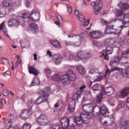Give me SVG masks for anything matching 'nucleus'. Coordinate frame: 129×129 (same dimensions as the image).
<instances>
[{
	"label": "nucleus",
	"instance_id": "nucleus-1",
	"mask_svg": "<svg viewBox=\"0 0 129 129\" xmlns=\"http://www.w3.org/2000/svg\"><path fill=\"white\" fill-rule=\"evenodd\" d=\"M42 92L40 96L36 100L35 102L37 104H39L43 101H46L48 96L51 94V90L49 88L46 87L42 91Z\"/></svg>",
	"mask_w": 129,
	"mask_h": 129
},
{
	"label": "nucleus",
	"instance_id": "nucleus-2",
	"mask_svg": "<svg viewBox=\"0 0 129 129\" xmlns=\"http://www.w3.org/2000/svg\"><path fill=\"white\" fill-rule=\"evenodd\" d=\"M92 113L84 111L81 112L79 117V121H81L82 122L87 123L89 121V120L91 118Z\"/></svg>",
	"mask_w": 129,
	"mask_h": 129
},
{
	"label": "nucleus",
	"instance_id": "nucleus-3",
	"mask_svg": "<svg viewBox=\"0 0 129 129\" xmlns=\"http://www.w3.org/2000/svg\"><path fill=\"white\" fill-rule=\"evenodd\" d=\"M82 108L83 111H87L88 112H94L95 109H99L100 111V107L96 105H94L92 102L90 103H86L83 105L82 106Z\"/></svg>",
	"mask_w": 129,
	"mask_h": 129
},
{
	"label": "nucleus",
	"instance_id": "nucleus-4",
	"mask_svg": "<svg viewBox=\"0 0 129 129\" xmlns=\"http://www.w3.org/2000/svg\"><path fill=\"white\" fill-rule=\"evenodd\" d=\"M80 122L79 117L71 116L69 119L68 127L69 129H76L74 127L79 124Z\"/></svg>",
	"mask_w": 129,
	"mask_h": 129
},
{
	"label": "nucleus",
	"instance_id": "nucleus-5",
	"mask_svg": "<svg viewBox=\"0 0 129 129\" xmlns=\"http://www.w3.org/2000/svg\"><path fill=\"white\" fill-rule=\"evenodd\" d=\"M110 66L112 69L110 71L109 69H108L106 71L105 73L102 72L101 73V74L100 75V78L101 80L103 79L105 77H107V76L108 77L112 72H113L114 71H120V69L116 67L117 65H113L112 66H111V65Z\"/></svg>",
	"mask_w": 129,
	"mask_h": 129
},
{
	"label": "nucleus",
	"instance_id": "nucleus-6",
	"mask_svg": "<svg viewBox=\"0 0 129 129\" xmlns=\"http://www.w3.org/2000/svg\"><path fill=\"white\" fill-rule=\"evenodd\" d=\"M37 121L40 125H46L50 123L47 118L44 114H41L38 117L37 119Z\"/></svg>",
	"mask_w": 129,
	"mask_h": 129
},
{
	"label": "nucleus",
	"instance_id": "nucleus-7",
	"mask_svg": "<svg viewBox=\"0 0 129 129\" xmlns=\"http://www.w3.org/2000/svg\"><path fill=\"white\" fill-rule=\"evenodd\" d=\"M102 94L108 96L112 95L114 93L115 91L114 88L112 87L109 86L104 88V86L102 87Z\"/></svg>",
	"mask_w": 129,
	"mask_h": 129
},
{
	"label": "nucleus",
	"instance_id": "nucleus-8",
	"mask_svg": "<svg viewBox=\"0 0 129 129\" xmlns=\"http://www.w3.org/2000/svg\"><path fill=\"white\" fill-rule=\"evenodd\" d=\"M68 36L69 38H76L78 39H79V42L78 44L77 43V42H76L75 43H71L70 42H66V44L67 45H73L74 46H79L80 45L81 43V40L80 39V38L79 36L78 35L75 34H71V35H68Z\"/></svg>",
	"mask_w": 129,
	"mask_h": 129
},
{
	"label": "nucleus",
	"instance_id": "nucleus-9",
	"mask_svg": "<svg viewBox=\"0 0 129 129\" xmlns=\"http://www.w3.org/2000/svg\"><path fill=\"white\" fill-rule=\"evenodd\" d=\"M32 113L31 110L28 109L23 110L20 115V117L24 119L28 118Z\"/></svg>",
	"mask_w": 129,
	"mask_h": 129
},
{
	"label": "nucleus",
	"instance_id": "nucleus-10",
	"mask_svg": "<svg viewBox=\"0 0 129 129\" xmlns=\"http://www.w3.org/2000/svg\"><path fill=\"white\" fill-rule=\"evenodd\" d=\"M60 122L62 126V129H68L69 119L66 117H61L60 119Z\"/></svg>",
	"mask_w": 129,
	"mask_h": 129
},
{
	"label": "nucleus",
	"instance_id": "nucleus-11",
	"mask_svg": "<svg viewBox=\"0 0 129 129\" xmlns=\"http://www.w3.org/2000/svg\"><path fill=\"white\" fill-rule=\"evenodd\" d=\"M89 36L92 38L98 39L102 37V34L100 31H93L89 33Z\"/></svg>",
	"mask_w": 129,
	"mask_h": 129
},
{
	"label": "nucleus",
	"instance_id": "nucleus-12",
	"mask_svg": "<svg viewBox=\"0 0 129 129\" xmlns=\"http://www.w3.org/2000/svg\"><path fill=\"white\" fill-rule=\"evenodd\" d=\"M121 22L125 27L129 26V13H127L124 15L123 19Z\"/></svg>",
	"mask_w": 129,
	"mask_h": 129
},
{
	"label": "nucleus",
	"instance_id": "nucleus-13",
	"mask_svg": "<svg viewBox=\"0 0 129 129\" xmlns=\"http://www.w3.org/2000/svg\"><path fill=\"white\" fill-rule=\"evenodd\" d=\"M39 13L37 11H35L32 12L31 14L30 20L33 21H36L39 19Z\"/></svg>",
	"mask_w": 129,
	"mask_h": 129
},
{
	"label": "nucleus",
	"instance_id": "nucleus-14",
	"mask_svg": "<svg viewBox=\"0 0 129 129\" xmlns=\"http://www.w3.org/2000/svg\"><path fill=\"white\" fill-rule=\"evenodd\" d=\"M121 58L120 56H117L113 59L110 61L109 63V65L112 66L113 65H118L120 63V61Z\"/></svg>",
	"mask_w": 129,
	"mask_h": 129
},
{
	"label": "nucleus",
	"instance_id": "nucleus-15",
	"mask_svg": "<svg viewBox=\"0 0 129 129\" xmlns=\"http://www.w3.org/2000/svg\"><path fill=\"white\" fill-rule=\"evenodd\" d=\"M113 21H112L109 23L107 25L106 29L105 31L106 34H110L114 33L113 31V25L111 24V23Z\"/></svg>",
	"mask_w": 129,
	"mask_h": 129
},
{
	"label": "nucleus",
	"instance_id": "nucleus-16",
	"mask_svg": "<svg viewBox=\"0 0 129 129\" xmlns=\"http://www.w3.org/2000/svg\"><path fill=\"white\" fill-rule=\"evenodd\" d=\"M20 23L19 20L18 19H17L16 17V19H10L9 21L8 24L10 26H12L13 25L15 26H17Z\"/></svg>",
	"mask_w": 129,
	"mask_h": 129
},
{
	"label": "nucleus",
	"instance_id": "nucleus-17",
	"mask_svg": "<svg viewBox=\"0 0 129 129\" xmlns=\"http://www.w3.org/2000/svg\"><path fill=\"white\" fill-rule=\"evenodd\" d=\"M66 76L69 80L70 81L74 80L76 78L75 74L73 71L71 70H69L67 71Z\"/></svg>",
	"mask_w": 129,
	"mask_h": 129
},
{
	"label": "nucleus",
	"instance_id": "nucleus-18",
	"mask_svg": "<svg viewBox=\"0 0 129 129\" xmlns=\"http://www.w3.org/2000/svg\"><path fill=\"white\" fill-rule=\"evenodd\" d=\"M28 69L29 73L33 74L35 76L38 75L39 72L34 67L29 66Z\"/></svg>",
	"mask_w": 129,
	"mask_h": 129
},
{
	"label": "nucleus",
	"instance_id": "nucleus-19",
	"mask_svg": "<svg viewBox=\"0 0 129 129\" xmlns=\"http://www.w3.org/2000/svg\"><path fill=\"white\" fill-rule=\"evenodd\" d=\"M99 110V112L98 113H96V114L99 115V114L100 112L101 114L102 115H103L106 114L107 112L108 113V109L106 107V106L104 105H103L101 107V110H99Z\"/></svg>",
	"mask_w": 129,
	"mask_h": 129
},
{
	"label": "nucleus",
	"instance_id": "nucleus-20",
	"mask_svg": "<svg viewBox=\"0 0 129 129\" xmlns=\"http://www.w3.org/2000/svg\"><path fill=\"white\" fill-rule=\"evenodd\" d=\"M119 127L120 129H127L128 125L126 120H121L119 124Z\"/></svg>",
	"mask_w": 129,
	"mask_h": 129
},
{
	"label": "nucleus",
	"instance_id": "nucleus-21",
	"mask_svg": "<svg viewBox=\"0 0 129 129\" xmlns=\"http://www.w3.org/2000/svg\"><path fill=\"white\" fill-rule=\"evenodd\" d=\"M60 80L62 84L64 85L68 84L69 83L68 79L66 75H64L61 77Z\"/></svg>",
	"mask_w": 129,
	"mask_h": 129
},
{
	"label": "nucleus",
	"instance_id": "nucleus-22",
	"mask_svg": "<svg viewBox=\"0 0 129 129\" xmlns=\"http://www.w3.org/2000/svg\"><path fill=\"white\" fill-rule=\"evenodd\" d=\"M116 42V38H109L106 40L105 44L106 45H112Z\"/></svg>",
	"mask_w": 129,
	"mask_h": 129
},
{
	"label": "nucleus",
	"instance_id": "nucleus-23",
	"mask_svg": "<svg viewBox=\"0 0 129 129\" xmlns=\"http://www.w3.org/2000/svg\"><path fill=\"white\" fill-rule=\"evenodd\" d=\"M118 6L119 8L123 10H126L129 8V4L127 3L120 2L118 4Z\"/></svg>",
	"mask_w": 129,
	"mask_h": 129
},
{
	"label": "nucleus",
	"instance_id": "nucleus-24",
	"mask_svg": "<svg viewBox=\"0 0 129 129\" xmlns=\"http://www.w3.org/2000/svg\"><path fill=\"white\" fill-rule=\"evenodd\" d=\"M22 15L21 14H20V15L21 16H18L17 17V19H18L19 20L21 19L22 18H29V16H30V14L28 12H26L24 13H22Z\"/></svg>",
	"mask_w": 129,
	"mask_h": 129
},
{
	"label": "nucleus",
	"instance_id": "nucleus-25",
	"mask_svg": "<svg viewBox=\"0 0 129 129\" xmlns=\"http://www.w3.org/2000/svg\"><path fill=\"white\" fill-rule=\"evenodd\" d=\"M92 98V96L90 92H86L84 94L83 101H86L90 100Z\"/></svg>",
	"mask_w": 129,
	"mask_h": 129
},
{
	"label": "nucleus",
	"instance_id": "nucleus-26",
	"mask_svg": "<svg viewBox=\"0 0 129 129\" xmlns=\"http://www.w3.org/2000/svg\"><path fill=\"white\" fill-rule=\"evenodd\" d=\"M81 91L79 90L78 91L73 95V99L76 100L77 101H78V100L81 97Z\"/></svg>",
	"mask_w": 129,
	"mask_h": 129
},
{
	"label": "nucleus",
	"instance_id": "nucleus-27",
	"mask_svg": "<svg viewBox=\"0 0 129 129\" xmlns=\"http://www.w3.org/2000/svg\"><path fill=\"white\" fill-rule=\"evenodd\" d=\"M30 27L31 30L34 32H36L39 31L37 25L34 23L30 24Z\"/></svg>",
	"mask_w": 129,
	"mask_h": 129
},
{
	"label": "nucleus",
	"instance_id": "nucleus-28",
	"mask_svg": "<svg viewBox=\"0 0 129 129\" xmlns=\"http://www.w3.org/2000/svg\"><path fill=\"white\" fill-rule=\"evenodd\" d=\"M75 103V101L74 100H72L70 102L69 105V108L70 111L73 112L74 111Z\"/></svg>",
	"mask_w": 129,
	"mask_h": 129
},
{
	"label": "nucleus",
	"instance_id": "nucleus-29",
	"mask_svg": "<svg viewBox=\"0 0 129 129\" xmlns=\"http://www.w3.org/2000/svg\"><path fill=\"white\" fill-rule=\"evenodd\" d=\"M12 4V2L11 0H4L2 2L3 5L6 7H9Z\"/></svg>",
	"mask_w": 129,
	"mask_h": 129
},
{
	"label": "nucleus",
	"instance_id": "nucleus-30",
	"mask_svg": "<svg viewBox=\"0 0 129 129\" xmlns=\"http://www.w3.org/2000/svg\"><path fill=\"white\" fill-rule=\"evenodd\" d=\"M76 68L80 74L84 75L85 74V70L82 66H77Z\"/></svg>",
	"mask_w": 129,
	"mask_h": 129
},
{
	"label": "nucleus",
	"instance_id": "nucleus-31",
	"mask_svg": "<svg viewBox=\"0 0 129 129\" xmlns=\"http://www.w3.org/2000/svg\"><path fill=\"white\" fill-rule=\"evenodd\" d=\"M82 56L83 59H88L91 56V54L90 52L87 51H85L84 55L83 54Z\"/></svg>",
	"mask_w": 129,
	"mask_h": 129
},
{
	"label": "nucleus",
	"instance_id": "nucleus-32",
	"mask_svg": "<svg viewBox=\"0 0 129 129\" xmlns=\"http://www.w3.org/2000/svg\"><path fill=\"white\" fill-rule=\"evenodd\" d=\"M102 87L99 84H96L92 87V89L94 90H101L102 91Z\"/></svg>",
	"mask_w": 129,
	"mask_h": 129
},
{
	"label": "nucleus",
	"instance_id": "nucleus-33",
	"mask_svg": "<svg viewBox=\"0 0 129 129\" xmlns=\"http://www.w3.org/2000/svg\"><path fill=\"white\" fill-rule=\"evenodd\" d=\"M50 42L56 47H60V45L59 43L56 40H51L50 41Z\"/></svg>",
	"mask_w": 129,
	"mask_h": 129
},
{
	"label": "nucleus",
	"instance_id": "nucleus-34",
	"mask_svg": "<svg viewBox=\"0 0 129 129\" xmlns=\"http://www.w3.org/2000/svg\"><path fill=\"white\" fill-rule=\"evenodd\" d=\"M63 106V104L62 102L61 101H58L56 104L54 105V107L53 108V109L54 112H55L56 111L55 110L58 107H60L61 108V107Z\"/></svg>",
	"mask_w": 129,
	"mask_h": 129
},
{
	"label": "nucleus",
	"instance_id": "nucleus-35",
	"mask_svg": "<svg viewBox=\"0 0 129 129\" xmlns=\"http://www.w3.org/2000/svg\"><path fill=\"white\" fill-rule=\"evenodd\" d=\"M54 58V61L56 64L57 65L62 61V58L60 56H56Z\"/></svg>",
	"mask_w": 129,
	"mask_h": 129
},
{
	"label": "nucleus",
	"instance_id": "nucleus-36",
	"mask_svg": "<svg viewBox=\"0 0 129 129\" xmlns=\"http://www.w3.org/2000/svg\"><path fill=\"white\" fill-rule=\"evenodd\" d=\"M35 103L34 101L32 99L29 100L27 104V109L31 110V108Z\"/></svg>",
	"mask_w": 129,
	"mask_h": 129
},
{
	"label": "nucleus",
	"instance_id": "nucleus-37",
	"mask_svg": "<svg viewBox=\"0 0 129 129\" xmlns=\"http://www.w3.org/2000/svg\"><path fill=\"white\" fill-rule=\"evenodd\" d=\"M98 70L95 68L94 66H91L89 68V73L90 74H92L98 72Z\"/></svg>",
	"mask_w": 129,
	"mask_h": 129
},
{
	"label": "nucleus",
	"instance_id": "nucleus-38",
	"mask_svg": "<svg viewBox=\"0 0 129 129\" xmlns=\"http://www.w3.org/2000/svg\"><path fill=\"white\" fill-rule=\"evenodd\" d=\"M40 82L38 78H35L31 83V85L33 86H36L40 84Z\"/></svg>",
	"mask_w": 129,
	"mask_h": 129
},
{
	"label": "nucleus",
	"instance_id": "nucleus-39",
	"mask_svg": "<svg viewBox=\"0 0 129 129\" xmlns=\"http://www.w3.org/2000/svg\"><path fill=\"white\" fill-rule=\"evenodd\" d=\"M101 5V9L103 6L102 2L100 1H98L96 2V5L93 7V9L94 10H98L100 9L99 8L100 6Z\"/></svg>",
	"mask_w": 129,
	"mask_h": 129
},
{
	"label": "nucleus",
	"instance_id": "nucleus-40",
	"mask_svg": "<svg viewBox=\"0 0 129 129\" xmlns=\"http://www.w3.org/2000/svg\"><path fill=\"white\" fill-rule=\"evenodd\" d=\"M113 51V47L110 46H108L106 48L105 53H107L108 54H111Z\"/></svg>",
	"mask_w": 129,
	"mask_h": 129
},
{
	"label": "nucleus",
	"instance_id": "nucleus-41",
	"mask_svg": "<svg viewBox=\"0 0 129 129\" xmlns=\"http://www.w3.org/2000/svg\"><path fill=\"white\" fill-rule=\"evenodd\" d=\"M128 88L127 87L125 88L124 89L122 90L121 92L122 96L123 97H125L127 95L128 93Z\"/></svg>",
	"mask_w": 129,
	"mask_h": 129
},
{
	"label": "nucleus",
	"instance_id": "nucleus-42",
	"mask_svg": "<svg viewBox=\"0 0 129 129\" xmlns=\"http://www.w3.org/2000/svg\"><path fill=\"white\" fill-rule=\"evenodd\" d=\"M78 18L79 21L82 23H84L85 20L84 16L81 13H79L78 15Z\"/></svg>",
	"mask_w": 129,
	"mask_h": 129
},
{
	"label": "nucleus",
	"instance_id": "nucleus-43",
	"mask_svg": "<svg viewBox=\"0 0 129 129\" xmlns=\"http://www.w3.org/2000/svg\"><path fill=\"white\" fill-rule=\"evenodd\" d=\"M121 74L123 77H126L128 74H129V72L128 69L125 70H122L121 71Z\"/></svg>",
	"mask_w": 129,
	"mask_h": 129
},
{
	"label": "nucleus",
	"instance_id": "nucleus-44",
	"mask_svg": "<svg viewBox=\"0 0 129 129\" xmlns=\"http://www.w3.org/2000/svg\"><path fill=\"white\" fill-rule=\"evenodd\" d=\"M110 121H108V123L110 125H112L114 123V117L112 115H110L109 117Z\"/></svg>",
	"mask_w": 129,
	"mask_h": 129
},
{
	"label": "nucleus",
	"instance_id": "nucleus-45",
	"mask_svg": "<svg viewBox=\"0 0 129 129\" xmlns=\"http://www.w3.org/2000/svg\"><path fill=\"white\" fill-rule=\"evenodd\" d=\"M60 78L61 77L59 76L58 74H57L54 75L52 77V79H53L58 82L60 80Z\"/></svg>",
	"mask_w": 129,
	"mask_h": 129
},
{
	"label": "nucleus",
	"instance_id": "nucleus-46",
	"mask_svg": "<svg viewBox=\"0 0 129 129\" xmlns=\"http://www.w3.org/2000/svg\"><path fill=\"white\" fill-rule=\"evenodd\" d=\"M85 53V51H80L77 54V57L80 59H83L82 58V56L83 54Z\"/></svg>",
	"mask_w": 129,
	"mask_h": 129
},
{
	"label": "nucleus",
	"instance_id": "nucleus-47",
	"mask_svg": "<svg viewBox=\"0 0 129 129\" xmlns=\"http://www.w3.org/2000/svg\"><path fill=\"white\" fill-rule=\"evenodd\" d=\"M6 14L5 9H0V17H2L5 16Z\"/></svg>",
	"mask_w": 129,
	"mask_h": 129
},
{
	"label": "nucleus",
	"instance_id": "nucleus-48",
	"mask_svg": "<svg viewBox=\"0 0 129 129\" xmlns=\"http://www.w3.org/2000/svg\"><path fill=\"white\" fill-rule=\"evenodd\" d=\"M51 129H61L60 127L58 124H55L51 125Z\"/></svg>",
	"mask_w": 129,
	"mask_h": 129
},
{
	"label": "nucleus",
	"instance_id": "nucleus-49",
	"mask_svg": "<svg viewBox=\"0 0 129 129\" xmlns=\"http://www.w3.org/2000/svg\"><path fill=\"white\" fill-rule=\"evenodd\" d=\"M12 120L10 119L8 121L7 124L6 125V127L7 129H9L12 126Z\"/></svg>",
	"mask_w": 129,
	"mask_h": 129
},
{
	"label": "nucleus",
	"instance_id": "nucleus-50",
	"mask_svg": "<svg viewBox=\"0 0 129 129\" xmlns=\"http://www.w3.org/2000/svg\"><path fill=\"white\" fill-rule=\"evenodd\" d=\"M104 95V94H102V92L101 91L100 94L97 98V100L98 102H100L102 101L103 99V96Z\"/></svg>",
	"mask_w": 129,
	"mask_h": 129
},
{
	"label": "nucleus",
	"instance_id": "nucleus-51",
	"mask_svg": "<svg viewBox=\"0 0 129 129\" xmlns=\"http://www.w3.org/2000/svg\"><path fill=\"white\" fill-rule=\"evenodd\" d=\"M123 13V11L120 10H117L116 11V15L117 17H119L122 15Z\"/></svg>",
	"mask_w": 129,
	"mask_h": 129
},
{
	"label": "nucleus",
	"instance_id": "nucleus-52",
	"mask_svg": "<svg viewBox=\"0 0 129 129\" xmlns=\"http://www.w3.org/2000/svg\"><path fill=\"white\" fill-rule=\"evenodd\" d=\"M0 60L3 63L4 65L7 64L8 63V60L7 59L4 57H2L0 59Z\"/></svg>",
	"mask_w": 129,
	"mask_h": 129
},
{
	"label": "nucleus",
	"instance_id": "nucleus-53",
	"mask_svg": "<svg viewBox=\"0 0 129 129\" xmlns=\"http://www.w3.org/2000/svg\"><path fill=\"white\" fill-rule=\"evenodd\" d=\"M107 118L105 117L104 116H102V117L100 118V120L101 123L102 124H104V122L106 120Z\"/></svg>",
	"mask_w": 129,
	"mask_h": 129
},
{
	"label": "nucleus",
	"instance_id": "nucleus-54",
	"mask_svg": "<svg viewBox=\"0 0 129 129\" xmlns=\"http://www.w3.org/2000/svg\"><path fill=\"white\" fill-rule=\"evenodd\" d=\"M123 42L124 44L129 45V38H125L123 40Z\"/></svg>",
	"mask_w": 129,
	"mask_h": 129
},
{
	"label": "nucleus",
	"instance_id": "nucleus-55",
	"mask_svg": "<svg viewBox=\"0 0 129 129\" xmlns=\"http://www.w3.org/2000/svg\"><path fill=\"white\" fill-rule=\"evenodd\" d=\"M30 126V125L29 124L26 123L24 124L23 129H29Z\"/></svg>",
	"mask_w": 129,
	"mask_h": 129
},
{
	"label": "nucleus",
	"instance_id": "nucleus-56",
	"mask_svg": "<svg viewBox=\"0 0 129 129\" xmlns=\"http://www.w3.org/2000/svg\"><path fill=\"white\" fill-rule=\"evenodd\" d=\"M9 93V91L6 89H4L3 92V95L5 96H7Z\"/></svg>",
	"mask_w": 129,
	"mask_h": 129
},
{
	"label": "nucleus",
	"instance_id": "nucleus-57",
	"mask_svg": "<svg viewBox=\"0 0 129 129\" xmlns=\"http://www.w3.org/2000/svg\"><path fill=\"white\" fill-rule=\"evenodd\" d=\"M108 54L107 53H105V54H104V53H102V55L103 56H104V59L106 60H108L109 59V56Z\"/></svg>",
	"mask_w": 129,
	"mask_h": 129
},
{
	"label": "nucleus",
	"instance_id": "nucleus-58",
	"mask_svg": "<svg viewBox=\"0 0 129 129\" xmlns=\"http://www.w3.org/2000/svg\"><path fill=\"white\" fill-rule=\"evenodd\" d=\"M128 53H129L128 52V50H127V51H123L122 53L121 58H122L125 57V55H126Z\"/></svg>",
	"mask_w": 129,
	"mask_h": 129
},
{
	"label": "nucleus",
	"instance_id": "nucleus-59",
	"mask_svg": "<svg viewBox=\"0 0 129 129\" xmlns=\"http://www.w3.org/2000/svg\"><path fill=\"white\" fill-rule=\"evenodd\" d=\"M92 45L94 46H99L101 45V44L100 43L94 41H92Z\"/></svg>",
	"mask_w": 129,
	"mask_h": 129
},
{
	"label": "nucleus",
	"instance_id": "nucleus-60",
	"mask_svg": "<svg viewBox=\"0 0 129 129\" xmlns=\"http://www.w3.org/2000/svg\"><path fill=\"white\" fill-rule=\"evenodd\" d=\"M11 75V73L10 71L8 70L5 73L3 74V75L5 76H7L8 75Z\"/></svg>",
	"mask_w": 129,
	"mask_h": 129
},
{
	"label": "nucleus",
	"instance_id": "nucleus-61",
	"mask_svg": "<svg viewBox=\"0 0 129 129\" xmlns=\"http://www.w3.org/2000/svg\"><path fill=\"white\" fill-rule=\"evenodd\" d=\"M89 19L87 20V21L85 20V22L83 23L84 24L83 25V26H86L89 24Z\"/></svg>",
	"mask_w": 129,
	"mask_h": 129
},
{
	"label": "nucleus",
	"instance_id": "nucleus-62",
	"mask_svg": "<svg viewBox=\"0 0 129 129\" xmlns=\"http://www.w3.org/2000/svg\"><path fill=\"white\" fill-rule=\"evenodd\" d=\"M68 11L69 13H70L72 12L71 7L70 5H68L67 6Z\"/></svg>",
	"mask_w": 129,
	"mask_h": 129
},
{
	"label": "nucleus",
	"instance_id": "nucleus-63",
	"mask_svg": "<svg viewBox=\"0 0 129 129\" xmlns=\"http://www.w3.org/2000/svg\"><path fill=\"white\" fill-rule=\"evenodd\" d=\"M100 22L103 25H106L108 23V22L107 21L103 19H101Z\"/></svg>",
	"mask_w": 129,
	"mask_h": 129
},
{
	"label": "nucleus",
	"instance_id": "nucleus-64",
	"mask_svg": "<svg viewBox=\"0 0 129 129\" xmlns=\"http://www.w3.org/2000/svg\"><path fill=\"white\" fill-rule=\"evenodd\" d=\"M20 126L19 125H16L13 126V129H20Z\"/></svg>",
	"mask_w": 129,
	"mask_h": 129
}]
</instances>
